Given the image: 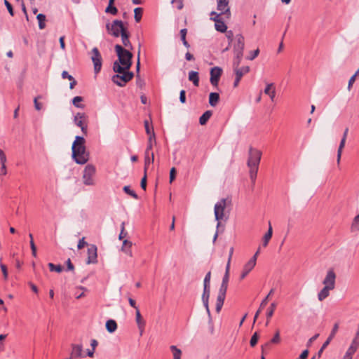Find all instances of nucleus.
Listing matches in <instances>:
<instances>
[{
	"mask_svg": "<svg viewBox=\"0 0 359 359\" xmlns=\"http://www.w3.org/2000/svg\"><path fill=\"white\" fill-rule=\"evenodd\" d=\"M217 10L218 12L210 13V20L215 22V29L224 33L226 31L227 26L223 20L229 19L231 16L229 0H217Z\"/></svg>",
	"mask_w": 359,
	"mask_h": 359,
	"instance_id": "nucleus-1",
	"label": "nucleus"
},
{
	"mask_svg": "<svg viewBox=\"0 0 359 359\" xmlns=\"http://www.w3.org/2000/svg\"><path fill=\"white\" fill-rule=\"evenodd\" d=\"M118 60L113 64V70L116 73H121L123 70H129L132 65V53L123 48L121 45L116 44L114 47Z\"/></svg>",
	"mask_w": 359,
	"mask_h": 359,
	"instance_id": "nucleus-2",
	"label": "nucleus"
},
{
	"mask_svg": "<svg viewBox=\"0 0 359 359\" xmlns=\"http://www.w3.org/2000/svg\"><path fill=\"white\" fill-rule=\"evenodd\" d=\"M85 142V139L83 137L76 136L75 140L72 144V158L78 164H85L89 159Z\"/></svg>",
	"mask_w": 359,
	"mask_h": 359,
	"instance_id": "nucleus-3",
	"label": "nucleus"
},
{
	"mask_svg": "<svg viewBox=\"0 0 359 359\" xmlns=\"http://www.w3.org/2000/svg\"><path fill=\"white\" fill-rule=\"evenodd\" d=\"M261 158V153L256 149H250L249 152V158L248 161V165L250 169V176L252 182L255 181L257 172L258 170V165Z\"/></svg>",
	"mask_w": 359,
	"mask_h": 359,
	"instance_id": "nucleus-4",
	"label": "nucleus"
},
{
	"mask_svg": "<svg viewBox=\"0 0 359 359\" xmlns=\"http://www.w3.org/2000/svg\"><path fill=\"white\" fill-rule=\"evenodd\" d=\"M106 28L109 34L114 37H118L123 32L127 30L124 27L123 22L118 20H115L111 23H107Z\"/></svg>",
	"mask_w": 359,
	"mask_h": 359,
	"instance_id": "nucleus-5",
	"label": "nucleus"
},
{
	"mask_svg": "<svg viewBox=\"0 0 359 359\" xmlns=\"http://www.w3.org/2000/svg\"><path fill=\"white\" fill-rule=\"evenodd\" d=\"M96 172L95 167L92 164H88L83 172L82 180L85 185L86 186H93L95 185V180L93 177L95 176Z\"/></svg>",
	"mask_w": 359,
	"mask_h": 359,
	"instance_id": "nucleus-6",
	"label": "nucleus"
},
{
	"mask_svg": "<svg viewBox=\"0 0 359 359\" xmlns=\"http://www.w3.org/2000/svg\"><path fill=\"white\" fill-rule=\"evenodd\" d=\"M227 205V201L225 198L221 199L215 205L214 213L215 219L217 221V227L218 228L220 225V221L224 219L225 215V209Z\"/></svg>",
	"mask_w": 359,
	"mask_h": 359,
	"instance_id": "nucleus-7",
	"label": "nucleus"
},
{
	"mask_svg": "<svg viewBox=\"0 0 359 359\" xmlns=\"http://www.w3.org/2000/svg\"><path fill=\"white\" fill-rule=\"evenodd\" d=\"M134 74L129 70H123L121 73H117L112 76V81L118 86H124L126 83L130 81Z\"/></svg>",
	"mask_w": 359,
	"mask_h": 359,
	"instance_id": "nucleus-8",
	"label": "nucleus"
},
{
	"mask_svg": "<svg viewBox=\"0 0 359 359\" xmlns=\"http://www.w3.org/2000/svg\"><path fill=\"white\" fill-rule=\"evenodd\" d=\"M88 116L85 113L78 112L74 117V123L79 127L84 135L88 133Z\"/></svg>",
	"mask_w": 359,
	"mask_h": 359,
	"instance_id": "nucleus-9",
	"label": "nucleus"
},
{
	"mask_svg": "<svg viewBox=\"0 0 359 359\" xmlns=\"http://www.w3.org/2000/svg\"><path fill=\"white\" fill-rule=\"evenodd\" d=\"M91 60L94 66V72L97 74L102 68V56L97 48L95 47L91 50Z\"/></svg>",
	"mask_w": 359,
	"mask_h": 359,
	"instance_id": "nucleus-10",
	"label": "nucleus"
},
{
	"mask_svg": "<svg viewBox=\"0 0 359 359\" xmlns=\"http://www.w3.org/2000/svg\"><path fill=\"white\" fill-rule=\"evenodd\" d=\"M243 49L244 38L243 36L238 34L236 36V43L233 47L234 55H238V57H243Z\"/></svg>",
	"mask_w": 359,
	"mask_h": 359,
	"instance_id": "nucleus-11",
	"label": "nucleus"
},
{
	"mask_svg": "<svg viewBox=\"0 0 359 359\" xmlns=\"http://www.w3.org/2000/svg\"><path fill=\"white\" fill-rule=\"evenodd\" d=\"M203 292L202 294V302L204 307L205 308L206 312L208 315L210 321H211V314L209 309V297L210 294V287H203Z\"/></svg>",
	"mask_w": 359,
	"mask_h": 359,
	"instance_id": "nucleus-12",
	"label": "nucleus"
},
{
	"mask_svg": "<svg viewBox=\"0 0 359 359\" xmlns=\"http://www.w3.org/2000/svg\"><path fill=\"white\" fill-rule=\"evenodd\" d=\"M222 72V70L220 67H215L211 69L210 81L212 86H217Z\"/></svg>",
	"mask_w": 359,
	"mask_h": 359,
	"instance_id": "nucleus-13",
	"label": "nucleus"
},
{
	"mask_svg": "<svg viewBox=\"0 0 359 359\" xmlns=\"http://www.w3.org/2000/svg\"><path fill=\"white\" fill-rule=\"evenodd\" d=\"M336 275L333 270H329L323 280V285L325 286L330 287L334 289L335 287Z\"/></svg>",
	"mask_w": 359,
	"mask_h": 359,
	"instance_id": "nucleus-14",
	"label": "nucleus"
},
{
	"mask_svg": "<svg viewBox=\"0 0 359 359\" xmlns=\"http://www.w3.org/2000/svg\"><path fill=\"white\" fill-rule=\"evenodd\" d=\"M97 262V247L95 245H91L88 249V259L86 263L95 264Z\"/></svg>",
	"mask_w": 359,
	"mask_h": 359,
	"instance_id": "nucleus-15",
	"label": "nucleus"
},
{
	"mask_svg": "<svg viewBox=\"0 0 359 359\" xmlns=\"http://www.w3.org/2000/svg\"><path fill=\"white\" fill-rule=\"evenodd\" d=\"M135 320H136V323L137 324L138 328L140 330V334H142L143 332V330L144 329L145 322L142 319L141 313L138 309H137V311H136Z\"/></svg>",
	"mask_w": 359,
	"mask_h": 359,
	"instance_id": "nucleus-16",
	"label": "nucleus"
},
{
	"mask_svg": "<svg viewBox=\"0 0 359 359\" xmlns=\"http://www.w3.org/2000/svg\"><path fill=\"white\" fill-rule=\"evenodd\" d=\"M83 347L81 344H73L69 358L81 357L82 354Z\"/></svg>",
	"mask_w": 359,
	"mask_h": 359,
	"instance_id": "nucleus-17",
	"label": "nucleus"
},
{
	"mask_svg": "<svg viewBox=\"0 0 359 359\" xmlns=\"http://www.w3.org/2000/svg\"><path fill=\"white\" fill-rule=\"evenodd\" d=\"M332 290L333 289L330 287L324 286V287L318 294L319 301H323L326 299L330 294V291Z\"/></svg>",
	"mask_w": 359,
	"mask_h": 359,
	"instance_id": "nucleus-18",
	"label": "nucleus"
},
{
	"mask_svg": "<svg viewBox=\"0 0 359 359\" xmlns=\"http://www.w3.org/2000/svg\"><path fill=\"white\" fill-rule=\"evenodd\" d=\"M132 243L128 240H124L123 242L122 251H123L129 257H133L131 250Z\"/></svg>",
	"mask_w": 359,
	"mask_h": 359,
	"instance_id": "nucleus-19",
	"label": "nucleus"
},
{
	"mask_svg": "<svg viewBox=\"0 0 359 359\" xmlns=\"http://www.w3.org/2000/svg\"><path fill=\"white\" fill-rule=\"evenodd\" d=\"M121 41H122L123 45L126 48L133 49V46L129 40V33H128V30L123 32L122 34L121 35Z\"/></svg>",
	"mask_w": 359,
	"mask_h": 359,
	"instance_id": "nucleus-20",
	"label": "nucleus"
},
{
	"mask_svg": "<svg viewBox=\"0 0 359 359\" xmlns=\"http://www.w3.org/2000/svg\"><path fill=\"white\" fill-rule=\"evenodd\" d=\"M189 80L198 87L199 86V76L197 72L191 71L189 72Z\"/></svg>",
	"mask_w": 359,
	"mask_h": 359,
	"instance_id": "nucleus-21",
	"label": "nucleus"
},
{
	"mask_svg": "<svg viewBox=\"0 0 359 359\" xmlns=\"http://www.w3.org/2000/svg\"><path fill=\"white\" fill-rule=\"evenodd\" d=\"M150 153L149 152H145V159H144V172H147V170L148 166L153 163L154 160V153H151V157L149 156Z\"/></svg>",
	"mask_w": 359,
	"mask_h": 359,
	"instance_id": "nucleus-22",
	"label": "nucleus"
},
{
	"mask_svg": "<svg viewBox=\"0 0 359 359\" xmlns=\"http://www.w3.org/2000/svg\"><path fill=\"white\" fill-rule=\"evenodd\" d=\"M219 100V95L217 93H210L209 95V104L215 107Z\"/></svg>",
	"mask_w": 359,
	"mask_h": 359,
	"instance_id": "nucleus-23",
	"label": "nucleus"
},
{
	"mask_svg": "<svg viewBox=\"0 0 359 359\" xmlns=\"http://www.w3.org/2000/svg\"><path fill=\"white\" fill-rule=\"evenodd\" d=\"M249 67L248 66H243L241 67L236 68L234 70V72L236 74V76L238 78H242L243 75L247 74L249 72Z\"/></svg>",
	"mask_w": 359,
	"mask_h": 359,
	"instance_id": "nucleus-24",
	"label": "nucleus"
},
{
	"mask_svg": "<svg viewBox=\"0 0 359 359\" xmlns=\"http://www.w3.org/2000/svg\"><path fill=\"white\" fill-rule=\"evenodd\" d=\"M106 328L110 333L115 332L117 329V324L114 320H108L106 323Z\"/></svg>",
	"mask_w": 359,
	"mask_h": 359,
	"instance_id": "nucleus-25",
	"label": "nucleus"
},
{
	"mask_svg": "<svg viewBox=\"0 0 359 359\" xmlns=\"http://www.w3.org/2000/svg\"><path fill=\"white\" fill-rule=\"evenodd\" d=\"M345 144H346V140L341 139V142L339 143V146L338 150H337V163L338 165H339V163H340V161H341V154H342V151H343V149L345 147Z\"/></svg>",
	"mask_w": 359,
	"mask_h": 359,
	"instance_id": "nucleus-26",
	"label": "nucleus"
},
{
	"mask_svg": "<svg viewBox=\"0 0 359 359\" xmlns=\"http://www.w3.org/2000/svg\"><path fill=\"white\" fill-rule=\"evenodd\" d=\"M36 19L39 22V29H43L46 27V15L42 13H39L37 15Z\"/></svg>",
	"mask_w": 359,
	"mask_h": 359,
	"instance_id": "nucleus-27",
	"label": "nucleus"
},
{
	"mask_svg": "<svg viewBox=\"0 0 359 359\" xmlns=\"http://www.w3.org/2000/svg\"><path fill=\"white\" fill-rule=\"evenodd\" d=\"M212 116L211 111H206L199 118V123L201 125L203 126L206 124L208 121Z\"/></svg>",
	"mask_w": 359,
	"mask_h": 359,
	"instance_id": "nucleus-28",
	"label": "nucleus"
},
{
	"mask_svg": "<svg viewBox=\"0 0 359 359\" xmlns=\"http://www.w3.org/2000/svg\"><path fill=\"white\" fill-rule=\"evenodd\" d=\"M256 264L255 257H252L244 266L243 269L249 273L252 270Z\"/></svg>",
	"mask_w": 359,
	"mask_h": 359,
	"instance_id": "nucleus-29",
	"label": "nucleus"
},
{
	"mask_svg": "<svg viewBox=\"0 0 359 359\" xmlns=\"http://www.w3.org/2000/svg\"><path fill=\"white\" fill-rule=\"evenodd\" d=\"M153 142H156L155 133H151V135H149L148 144L145 152H149L152 149Z\"/></svg>",
	"mask_w": 359,
	"mask_h": 359,
	"instance_id": "nucleus-30",
	"label": "nucleus"
},
{
	"mask_svg": "<svg viewBox=\"0 0 359 359\" xmlns=\"http://www.w3.org/2000/svg\"><path fill=\"white\" fill-rule=\"evenodd\" d=\"M170 350L173 355V359H181L182 351L175 346H171Z\"/></svg>",
	"mask_w": 359,
	"mask_h": 359,
	"instance_id": "nucleus-31",
	"label": "nucleus"
},
{
	"mask_svg": "<svg viewBox=\"0 0 359 359\" xmlns=\"http://www.w3.org/2000/svg\"><path fill=\"white\" fill-rule=\"evenodd\" d=\"M269 297V294H268L266 297V298L262 301V302L261 303V305H260V307L259 309H258V311L256 312L255 315V318H254V322L256 320V319L257 318L259 313L261 312V311L266 306V305L268 303V299Z\"/></svg>",
	"mask_w": 359,
	"mask_h": 359,
	"instance_id": "nucleus-32",
	"label": "nucleus"
},
{
	"mask_svg": "<svg viewBox=\"0 0 359 359\" xmlns=\"http://www.w3.org/2000/svg\"><path fill=\"white\" fill-rule=\"evenodd\" d=\"M83 101V97L81 96H76L72 100V104L77 108L83 109L84 108V105L81 104Z\"/></svg>",
	"mask_w": 359,
	"mask_h": 359,
	"instance_id": "nucleus-33",
	"label": "nucleus"
},
{
	"mask_svg": "<svg viewBox=\"0 0 359 359\" xmlns=\"http://www.w3.org/2000/svg\"><path fill=\"white\" fill-rule=\"evenodd\" d=\"M0 268L3 274L4 279L7 280L8 278V273L7 266L1 262V258L0 259Z\"/></svg>",
	"mask_w": 359,
	"mask_h": 359,
	"instance_id": "nucleus-34",
	"label": "nucleus"
},
{
	"mask_svg": "<svg viewBox=\"0 0 359 359\" xmlns=\"http://www.w3.org/2000/svg\"><path fill=\"white\" fill-rule=\"evenodd\" d=\"M187 33V29H182L180 30L181 40H182L184 46H186L187 48H189L190 46H189V43L187 42V41L186 40Z\"/></svg>",
	"mask_w": 359,
	"mask_h": 359,
	"instance_id": "nucleus-35",
	"label": "nucleus"
},
{
	"mask_svg": "<svg viewBox=\"0 0 359 359\" xmlns=\"http://www.w3.org/2000/svg\"><path fill=\"white\" fill-rule=\"evenodd\" d=\"M143 10L142 8H135L134 10L135 20L136 22H140L142 16Z\"/></svg>",
	"mask_w": 359,
	"mask_h": 359,
	"instance_id": "nucleus-36",
	"label": "nucleus"
},
{
	"mask_svg": "<svg viewBox=\"0 0 359 359\" xmlns=\"http://www.w3.org/2000/svg\"><path fill=\"white\" fill-rule=\"evenodd\" d=\"M123 189L126 194L131 196L133 198H135V199L138 198V196L136 194V193L133 190L130 189V187L129 186H125Z\"/></svg>",
	"mask_w": 359,
	"mask_h": 359,
	"instance_id": "nucleus-37",
	"label": "nucleus"
},
{
	"mask_svg": "<svg viewBox=\"0 0 359 359\" xmlns=\"http://www.w3.org/2000/svg\"><path fill=\"white\" fill-rule=\"evenodd\" d=\"M351 230L356 231L359 230V215H356L351 225Z\"/></svg>",
	"mask_w": 359,
	"mask_h": 359,
	"instance_id": "nucleus-38",
	"label": "nucleus"
},
{
	"mask_svg": "<svg viewBox=\"0 0 359 359\" xmlns=\"http://www.w3.org/2000/svg\"><path fill=\"white\" fill-rule=\"evenodd\" d=\"M48 267L51 271H56L57 273H60L63 269L61 265H55L53 263H49Z\"/></svg>",
	"mask_w": 359,
	"mask_h": 359,
	"instance_id": "nucleus-39",
	"label": "nucleus"
},
{
	"mask_svg": "<svg viewBox=\"0 0 359 359\" xmlns=\"http://www.w3.org/2000/svg\"><path fill=\"white\" fill-rule=\"evenodd\" d=\"M105 12L112 15H116L118 12V10L116 7L113 6V4H109L105 10Z\"/></svg>",
	"mask_w": 359,
	"mask_h": 359,
	"instance_id": "nucleus-40",
	"label": "nucleus"
},
{
	"mask_svg": "<svg viewBox=\"0 0 359 359\" xmlns=\"http://www.w3.org/2000/svg\"><path fill=\"white\" fill-rule=\"evenodd\" d=\"M258 339H259L258 334L257 332L254 333V334L252 336V337L250 339V346L252 347H254L257 344Z\"/></svg>",
	"mask_w": 359,
	"mask_h": 359,
	"instance_id": "nucleus-41",
	"label": "nucleus"
},
{
	"mask_svg": "<svg viewBox=\"0 0 359 359\" xmlns=\"http://www.w3.org/2000/svg\"><path fill=\"white\" fill-rule=\"evenodd\" d=\"M210 278H211V273H210V271H209L207 273V274L205 276V278L203 280V287H210Z\"/></svg>",
	"mask_w": 359,
	"mask_h": 359,
	"instance_id": "nucleus-42",
	"label": "nucleus"
},
{
	"mask_svg": "<svg viewBox=\"0 0 359 359\" xmlns=\"http://www.w3.org/2000/svg\"><path fill=\"white\" fill-rule=\"evenodd\" d=\"M242 57H238V55H235V57H234L233 62V69L239 67V65H240Z\"/></svg>",
	"mask_w": 359,
	"mask_h": 359,
	"instance_id": "nucleus-43",
	"label": "nucleus"
},
{
	"mask_svg": "<svg viewBox=\"0 0 359 359\" xmlns=\"http://www.w3.org/2000/svg\"><path fill=\"white\" fill-rule=\"evenodd\" d=\"M338 330H339V323H337L334 325L332 330L329 335V337L333 339L334 337L335 334H337V332H338Z\"/></svg>",
	"mask_w": 359,
	"mask_h": 359,
	"instance_id": "nucleus-44",
	"label": "nucleus"
},
{
	"mask_svg": "<svg viewBox=\"0 0 359 359\" xmlns=\"http://www.w3.org/2000/svg\"><path fill=\"white\" fill-rule=\"evenodd\" d=\"M144 128H145L146 133L148 135H151V133H154L153 128L152 127L150 128L148 121H147V120L144 121Z\"/></svg>",
	"mask_w": 359,
	"mask_h": 359,
	"instance_id": "nucleus-45",
	"label": "nucleus"
},
{
	"mask_svg": "<svg viewBox=\"0 0 359 359\" xmlns=\"http://www.w3.org/2000/svg\"><path fill=\"white\" fill-rule=\"evenodd\" d=\"M6 156L4 151L0 149V163L1 165H6Z\"/></svg>",
	"mask_w": 359,
	"mask_h": 359,
	"instance_id": "nucleus-46",
	"label": "nucleus"
},
{
	"mask_svg": "<svg viewBox=\"0 0 359 359\" xmlns=\"http://www.w3.org/2000/svg\"><path fill=\"white\" fill-rule=\"evenodd\" d=\"M41 96H38L34 99V107L38 111L41 109V104L38 102V100L41 99Z\"/></svg>",
	"mask_w": 359,
	"mask_h": 359,
	"instance_id": "nucleus-47",
	"label": "nucleus"
},
{
	"mask_svg": "<svg viewBox=\"0 0 359 359\" xmlns=\"http://www.w3.org/2000/svg\"><path fill=\"white\" fill-rule=\"evenodd\" d=\"M355 79H356V74H353L349 79L348 81V90H351L352 86H353V84L354 83L355 81Z\"/></svg>",
	"mask_w": 359,
	"mask_h": 359,
	"instance_id": "nucleus-48",
	"label": "nucleus"
},
{
	"mask_svg": "<svg viewBox=\"0 0 359 359\" xmlns=\"http://www.w3.org/2000/svg\"><path fill=\"white\" fill-rule=\"evenodd\" d=\"M269 241V229L264 234L262 246L263 247L267 246Z\"/></svg>",
	"mask_w": 359,
	"mask_h": 359,
	"instance_id": "nucleus-49",
	"label": "nucleus"
},
{
	"mask_svg": "<svg viewBox=\"0 0 359 359\" xmlns=\"http://www.w3.org/2000/svg\"><path fill=\"white\" fill-rule=\"evenodd\" d=\"M176 176V169L175 168H172L170 171V182L172 183L173 180L175 179Z\"/></svg>",
	"mask_w": 359,
	"mask_h": 359,
	"instance_id": "nucleus-50",
	"label": "nucleus"
},
{
	"mask_svg": "<svg viewBox=\"0 0 359 359\" xmlns=\"http://www.w3.org/2000/svg\"><path fill=\"white\" fill-rule=\"evenodd\" d=\"M4 4L6 6L11 15L13 16L14 13L11 4L7 0H4Z\"/></svg>",
	"mask_w": 359,
	"mask_h": 359,
	"instance_id": "nucleus-51",
	"label": "nucleus"
},
{
	"mask_svg": "<svg viewBox=\"0 0 359 359\" xmlns=\"http://www.w3.org/2000/svg\"><path fill=\"white\" fill-rule=\"evenodd\" d=\"M140 186H141L142 189H143L144 190H146V188H147V172H144V175L142 177L141 182H140Z\"/></svg>",
	"mask_w": 359,
	"mask_h": 359,
	"instance_id": "nucleus-52",
	"label": "nucleus"
},
{
	"mask_svg": "<svg viewBox=\"0 0 359 359\" xmlns=\"http://www.w3.org/2000/svg\"><path fill=\"white\" fill-rule=\"evenodd\" d=\"M180 101L182 104L186 102V92L184 90H182L180 93Z\"/></svg>",
	"mask_w": 359,
	"mask_h": 359,
	"instance_id": "nucleus-53",
	"label": "nucleus"
},
{
	"mask_svg": "<svg viewBox=\"0 0 359 359\" xmlns=\"http://www.w3.org/2000/svg\"><path fill=\"white\" fill-rule=\"evenodd\" d=\"M30 248L32 250V254L34 257H36V247L34 243V241H30Z\"/></svg>",
	"mask_w": 359,
	"mask_h": 359,
	"instance_id": "nucleus-54",
	"label": "nucleus"
},
{
	"mask_svg": "<svg viewBox=\"0 0 359 359\" xmlns=\"http://www.w3.org/2000/svg\"><path fill=\"white\" fill-rule=\"evenodd\" d=\"M279 341H280V334H279V331H277L276 333L275 334L274 337H273V339H271V342L277 344V343H279Z\"/></svg>",
	"mask_w": 359,
	"mask_h": 359,
	"instance_id": "nucleus-55",
	"label": "nucleus"
},
{
	"mask_svg": "<svg viewBox=\"0 0 359 359\" xmlns=\"http://www.w3.org/2000/svg\"><path fill=\"white\" fill-rule=\"evenodd\" d=\"M62 78L65 79H67L69 81L74 80V77L72 75H69L67 71H63L62 73Z\"/></svg>",
	"mask_w": 359,
	"mask_h": 359,
	"instance_id": "nucleus-56",
	"label": "nucleus"
},
{
	"mask_svg": "<svg viewBox=\"0 0 359 359\" xmlns=\"http://www.w3.org/2000/svg\"><path fill=\"white\" fill-rule=\"evenodd\" d=\"M223 304H224V302H222V301H217V302H216V308H215V309H216V311H217V313H219V312H220V311H221V309H222V308Z\"/></svg>",
	"mask_w": 359,
	"mask_h": 359,
	"instance_id": "nucleus-57",
	"label": "nucleus"
},
{
	"mask_svg": "<svg viewBox=\"0 0 359 359\" xmlns=\"http://www.w3.org/2000/svg\"><path fill=\"white\" fill-rule=\"evenodd\" d=\"M124 226H125V223H124V222H123V223L121 224V233H120V234H119V239H120V240H121V239H123L124 237H126V234H127L126 233H124V229H125Z\"/></svg>",
	"mask_w": 359,
	"mask_h": 359,
	"instance_id": "nucleus-58",
	"label": "nucleus"
},
{
	"mask_svg": "<svg viewBox=\"0 0 359 359\" xmlns=\"http://www.w3.org/2000/svg\"><path fill=\"white\" fill-rule=\"evenodd\" d=\"M86 244L87 243L85 242L84 238H82L81 239L79 240L77 245V248L78 249H82Z\"/></svg>",
	"mask_w": 359,
	"mask_h": 359,
	"instance_id": "nucleus-59",
	"label": "nucleus"
},
{
	"mask_svg": "<svg viewBox=\"0 0 359 359\" xmlns=\"http://www.w3.org/2000/svg\"><path fill=\"white\" fill-rule=\"evenodd\" d=\"M228 285L227 284H221L219 292L226 294L227 290Z\"/></svg>",
	"mask_w": 359,
	"mask_h": 359,
	"instance_id": "nucleus-60",
	"label": "nucleus"
},
{
	"mask_svg": "<svg viewBox=\"0 0 359 359\" xmlns=\"http://www.w3.org/2000/svg\"><path fill=\"white\" fill-rule=\"evenodd\" d=\"M225 297H226V294L219 292L217 300L224 302Z\"/></svg>",
	"mask_w": 359,
	"mask_h": 359,
	"instance_id": "nucleus-61",
	"label": "nucleus"
},
{
	"mask_svg": "<svg viewBox=\"0 0 359 359\" xmlns=\"http://www.w3.org/2000/svg\"><path fill=\"white\" fill-rule=\"evenodd\" d=\"M66 263H67V269L69 271H73L74 267V265L72 264V263L71 262L70 259H68L67 260Z\"/></svg>",
	"mask_w": 359,
	"mask_h": 359,
	"instance_id": "nucleus-62",
	"label": "nucleus"
},
{
	"mask_svg": "<svg viewBox=\"0 0 359 359\" xmlns=\"http://www.w3.org/2000/svg\"><path fill=\"white\" fill-rule=\"evenodd\" d=\"M309 351L304 350L299 357V359H306L308 357Z\"/></svg>",
	"mask_w": 359,
	"mask_h": 359,
	"instance_id": "nucleus-63",
	"label": "nucleus"
},
{
	"mask_svg": "<svg viewBox=\"0 0 359 359\" xmlns=\"http://www.w3.org/2000/svg\"><path fill=\"white\" fill-rule=\"evenodd\" d=\"M267 346H268L267 344H266L264 346H262L261 359H265L266 348H267Z\"/></svg>",
	"mask_w": 359,
	"mask_h": 359,
	"instance_id": "nucleus-64",
	"label": "nucleus"
}]
</instances>
